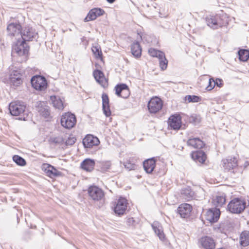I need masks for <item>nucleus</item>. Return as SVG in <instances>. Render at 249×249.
Instances as JSON below:
<instances>
[{
	"label": "nucleus",
	"mask_w": 249,
	"mask_h": 249,
	"mask_svg": "<svg viewBox=\"0 0 249 249\" xmlns=\"http://www.w3.org/2000/svg\"><path fill=\"white\" fill-rule=\"evenodd\" d=\"M181 117L178 114L171 116L168 119L169 126L174 130L179 129L181 126Z\"/></svg>",
	"instance_id": "9d476101"
},
{
	"label": "nucleus",
	"mask_w": 249,
	"mask_h": 249,
	"mask_svg": "<svg viewBox=\"0 0 249 249\" xmlns=\"http://www.w3.org/2000/svg\"><path fill=\"white\" fill-rule=\"evenodd\" d=\"M185 100L188 103H197L201 101L200 98L196 95H187L185 97Z\"/></svg>",
	"instance_id": "e433bc0d"
},
{
	"label": "nucleus",
	"mask_w": 249,
	"mask_h": 249,
	"mask_svg": "<svg viewBox=\"0 0 249 249\" xmlns=\"http://www.w3.org/2000/svg\"><path fill=\"white\" fill-rule=\"evenodd\" d=\"M7 30L9 36H16L20 35L21 32V26L19 23H10L7 26Z\"/></svg>",
	"instance_id": "2eb2a0df"
},
{
	"label": "nucleus",
	"mask_w": 249,
	"mask_h": 249,
	"mask_svg": "<svg viewBox=\"0 0 249 249\" xmlns=\"http://www.w3.org/2000/svg\"><path fill=\"white\" fill-rule=\"evenodd\" d=\"M192 211V206L187 203L181 204L178 208V213L182 218H187L189 217L191 214Z\"/></svg>",
	"instance_id": "dca6fc26"
},
{
	"label": "nucleus",
	"mask_w": 249,
	"mask_h": 249,
	"mask_svg": "<svg viewBox=\"0 0 249 249\" xmlns=\"http://www.w3.org/2000/svg\"><path fill=\"white\" fill-rule=\"evenodd\" d=\"M95 163L94 160L86 159L81 162V167L87 172H91L94 169Z\"/></svg>",
	"instance_id": "b1692460"
},
{
	"label": "nucleus",
	"mask_w": 249,
	"mask_h": 249,
	"mask_svg": "<svg viewBox=\"0 0 249 249\" xmlns=\"http://www.w3.org/2000/svg\"><path fill=\"white\" fill-rule=\"evenodd\" d=\"M31 84L34 88L36 90H43L46 88V79L41 76H35L31 79Z\"/></svg>",
	"instance_id": "0eeeda50"
},
{
	"label": "nucleus",
	"mask_w": 249,
	"mask_h": 249,
	"mask_svg": "<svg viewBox=\"0 0 249 249\" xmlns=\"http://www.w3.org/2000/svg\"><path fill=\"white\" fill-rule=\"evenodd\" d=\"M93 76L96 81L102 86L105 87L107 86V82L103 72L99 70L93 71Z\"/></svg>",
	"instance_id": "aec40b11"
},
{
	"label": "nucleus",
	"mask_w": 249,
	"mask_h": 249,
	"mask_svg": "<svg viewBox=\"0 0 249 249\" xmlns=\"http://www.w3.org/2000/svg\"><path fill=\"white\" fill-rule=\"evenodd\" d=\"M220 212L219 209L213 208L209 209L205 215L206 219L211 223L217 222L219 218Z\"/></svg>",
	"instance_id": "f8f14e48"
},
{
	"label": "nucleus",
	"mask_w": 249,
	"mask_h": 249,
	"mask_svg": "<svg viewBox=\"0 0 249 249\" xmlns=\"http://www.w3.org/2000/svg\"><path fill=\"white\" fill-rule=\"evenodd\" d=\"M127 202L125 198L121 197L115 203L114 211L118 215H123L125 213L127 208Z\"/></svg>",
	"instance_id": "1a4fd4ad"
},
{
	"label": "nucleus",
	"mask_w": 249,
	"mask_h": 249,
	"mask_svg": "<svg viewBox=\"0 0 249 249\" xmlns=\"http://www.w3.org/2000/svg\"><path fill=\"white\" fill-rule=\"evenodd\" d=\"M25 105L19 101L11 102L9 106V109L11 114L13 116H20V120H25Z\"/></svg>",
	"instance_id": "f03ea898"
},
{
	"label": "nucleus",
	"mask_w": 249,
	"mask_h": 249,
	"mask_svg": "<svg viewBox=\"0 0 249 249\" xmlns=\"http://www.w3.org/2000/svg\"><path fill=\"white\" fill-rule=\"evenodd\" d=\"M91 50L96 59H102V52L100 47L98 45H93Z\"/></svg>",
	"instance_id": "72a5a7b5"
},
{
	"label": "nucleus",
	"mask_w": 249,
	"mask_h": 249,
	"mask_svg": "<svg viewBox=\"0 0 249 249\" xmlns=\"http://www.w3.org/2000/svg\"><path fill=\"white\" fill-rule=\"evenodd\" d=\"M20 35L22 37V41L26 42V41L32 40L34 38L36 37L37 33L32 28L26 27L21 32Z\"/></svg>",
	"instance_id": "9b49d317"
},
{
	"label": "nucleus",
	"mask_w": 249,
	"mask_h": 249,
	"mask_svg": "<svg viewBox=\"0 0 249 249\" xmlns=\"http://www.w3.org/2000/svg\"><path fill=\"white\" fill-rule=\"evenodd\" d=\"M54 142L55 143H59L61 142V139H54Z\"/></svg>",
	"instance_id": "49530a36"
},
{
	"label": "nucleus",
	"mask_w": 249,
	"mask_h": 249,
	"mask_svg": "<svg viewBox=\"0 0 249 249\" xmlns=\"http://www.w3.org/2000/svg\"><path fill=\"white\" fill-rule=\"evenodd\" d=\"M206 20L208 26L213 29H217L228 24L226 15H223L221 17L209 16L206 18Z\"/></svg>",
	"instance_id": "7ed1b4c3"
},
{
	"label": "nucleus",
	"mask_w": 249,
	"mask_h": 249,
	"mask_svg": "<svg viewBox=\"0 0 249 249\" xmlns=\"http://www.w3.org/2000/svg\"><path fill=\"white\" fill-rule=\"evenodd\" d=\"M144 171L148 174L151 173L155 168L156 160L154 158H151L144 160L143 162Z\"/></svg>",
	"instance_id": "4be33fe9"
},
{
	"label": "nucleus",
	"mask_w": 249,
	"mask_h": 249,
	"mask_svg": "<svg viewBox=\"0 0 249 249\" xmlns=\"http://www.w3.org/2000/svg\"><path fill=\"white\" fill-rule=\"evenodd\" d=\"M21 74L17 70L11 71L9 79L10 82L14 86H18L22 83Z\"/></svg>",
	"instance_id": "a211bd4d"
},
{
	"label": "nucleus",
	"mask_w": 249,
	"mask_h": 249,
	"mask_svg": "<svg viewBox=\"0 0 249 249\" xmlns=\"http://www.w3.org/2000/svg\"><path fill=\"white\" fill-rule=\"evenodd\" d=\"M215 87L214 80L213 78H210L209 80V85L207 86L206 89L208 91L212 90Z\"/></svg>",
	"instance_id": "37998d69"
},
{
	"label": "nucleus",
	"mask_w": 249,
	"mask_h": 249,
	"mask_svg": "<svg viewBox=\"0 0 249 249\" xmlns=\"http://www.w3.org/2000/svg\"><path fill=\"white\" fill-rule=\"evenodd\" d=\"M200 242L202 246L205 249H213L215 248V243L211 237L208 236L202 237Z\"/></svg>",
	"instance_id": "bb28decb"
},
{
	"label": "nucleus",
	"mask_w": 249,
	"mask_h": 249,
	"mask_svg": "<svg viewBox=\"0 0 249 249\" xmlns=\"http://www.w3.org/2000/svg\"><path fill=\"white\" fill-rule=\"evenodd\" d=\"M28 51L29 47L24 41L18 40L12 48L13 53H16L19 56L27 54Z\"/></svg>",
	"instance_id": "423d86ee"
},
{
	"label": "nucleus",
	"mask_w": 249,
	"mask_h": 249,
	"mask_svg": "<svg viewBox=\"0 0 249 249\" xmlns=\"http://www.w3.org/2000/svg\"><path fill=\"white\" fill-rule=\"evenodd\" d=\"M131 53L136 57H139L141 55L142 49L138 42L133 43L131 45Z\"/></svg>",
	"instance_id": "2f4dec72"
},
{
	"label": "nucleus",
	"mask_w": 249,
	"mask_h": 249,
	"mask_svg": "<svg viewBox=\"0 0 249 249\" xmlns=\"http://www.w3.org/2000/svg\"><path fill=\"white\" fill-rule=\"evenodd\" d=\"M160 62V66L162 70H164L167 68L168 60L166 59L165 54L164 57L161 58H159Z\"/></svg>",
	"instance_id": "ea45409f"
},
{
	"label": "nucleus",
	"mask_w": 249,
	"mask_h": 249,
	"mask_svg": "<svg viewBox=\"0 0 249 249\" xmlns=\"http://www.w3.org/2000/svg\"><path fill=\"white\" fill-rule=\"evenodd\" d=\"M76 123V117L71 112H66L62 115L61 124L64 128L71 129L74 126Z\"/></svg>",
	"instance_id": "20e7f679"
},
{
	"label": "nucleus",
	"mask_w": 249,
	"mask_h": 249,
	"mask_svg": "<svg viewBox=\"0 0 249 249\" xmlns=\"http://www.w3.org/2000/svg\"><path fill=\"white\" fill-rule=\"evenodd\" d=\"M152 228L159 239L163 241L165 239V235L163 233L162 228L158 222H154L152 225Z\"/></svg>",
	"instance_id": "cd10ccee"
},
{
	"label": "nucleus",
	"mask_w": 249,
	"mask_h": 249,
	"mask_svg": "<svg viewBox=\"0 0 249 249\" xmlns=\"http://www.w3.org/2000/svg\"><path fill=\"white\" fill-rule=\"evenodd\" d=\"M111 163L109 161H104L101 163V169L103 171H106L110 168Z\"/></svg>",
	"instance_id": "79ce46f5"
},
{
	"label": "nucleus",
	"mask_w": 249,
	"mask_h": 249,
	"mask_svg": "<svg viewBox=\"0 0 249 249\" xmlns=\"http://www.w3.org/2000/svg\"><path fill=\"white\" fill-rule=\"evenodd\" d=\"M105 13V11L99 8H95L90 10L88 15L84 19V21L88 22L95 20L97 17H100Z\"/></svg>",
	"instance_id": "4468645a"
},
{
	"label": "nucleus",
	"mask_w": 249,
	"mask_h": 249,
	"mask_svg": "<svg viewBox=\"0 0 249 249\" xmlns=\"http://www.w3.org/2000/svg\"><path fill=\"white\" fill-rule=\"evenodd\" d=\"M38 112L40 114L45 117H47L50 115L49 107L47 106L40 107L38 108Z\"/></svg>",
	"instance_id": "58836bf2"
},
{
	"label": "nucleus",
	"mask_w": 249,
	"mask_h": 249,
	"mask_svg": "<svg viewBox=\"0 0 249 249\" xmlns=\"http://www.w3.org/2000/svg\"><path fill=\"white\" fill-rule=\"evenodd\" d=\"M226 197L224 194H219L213 198L212 203L216 207L222 206L225 203Z\"/></svg>",
	"instance_id": "c756f323"
},
{
	"label": "nucleus",
	"mask_w": 249,
	"mask_h": 249,
	"mask_svg": "<svg viewBox=\"0 0 249 249\" xmlns=\"http://www.w3.org/2000/svg\"><path fill=\"white\" fill-rule=\"evenodd\" d=\"M102 107L104 114L107 116L108 117L111 114V111L110 110L109 105V99L107 94L104 93L102 94Z\"/></svg>",
	"instance_id": "393cba45"
},
{
	"label": "nucleus",
	"mask_w": 249,
	"mask_h": 249,
	"mask_svg": "<svg viewBox=\"0 0 249 249\" xmlns=\"http://www.w3.org/2000/svg\"><path fill=\"white\" fill-rule=\"evenodd\" d=\"M83 143L85 147L90 148L93 146L98 145L100 142L96 137L88 135L83 139Z\"/></svg>",
	"instance_id": "f3484780"
},
{
	"label": "nucleus",
	"mask_w": 249,
	"mask_h": 249,
	"mask_svg": "<svg viewBox=\"0 0 249 249\" xmlns=\"http://www.w3.org/2000/svg\"><path fill=\"white\" fill-rule=\"evenodd\" d=\"M44 168L47 175L50 178L58 177L61 175V173L60 171L49 164H44Z\"/></svg>",
	"instance_id": "412c9836"
},
{
	"label": "nucleus",
	"mask_w": 249,
	"mask_h": 249,
	"mask_svg": "<svg viewBox=\"0 0 249 249\" xmlns=\"http://www.w3.org/2000/svg\"><path fill=\"white\" fill-rule=\"evenodd\" d=\"M115 89L116 94L119 97L126 98L130 95L128 87L125 84L117 85Z\"/></svg>",
	"instance_id": "ddd939ff"
},
{
	"label": "nucleus",
	"mask_w": 249,
	"mask_h": 249,
	"mask_svg": "<svg viewBox=\"0 0 249 249\" xmlns=\"http://www.w3.org/2000/svg\"><path fill=\"white\" fill-rule=\"evenodd\" d=\"M192 158L196 162L203 163L206 159V156L202 151H196L192 153Z\"/></svg>",
	"instance_id": "7c9ffc66"
},
{
	"label": "nucleus",
	"mask_w": 249,
	"mask_h": 249,
	"mask_svg": "<svg viewBox=\"0 0 249 249\" xmlns=\"http://www.w3.org/2000/svg\"><path fill=\"white\" fill-rule=\"evenodd\" d=\"M148 53L152 57H156L158 58H161L164 57V53L155 49L150 48L149 49Z\"/></svg>",
	"instance_id": "f704fd0d"
},
{
	"label": "nucleus",
	"mask_w": 249,
	"mask_h": 249,
	"mask_svg": "<svg viewBox=\"0 0 249 249\" xmlns=\"http://www.w3.org/2000/svg\"><path fill=\"white\" fill-rule=\"evenodd\" d=\"M52 104L54 107L59 110H63L65 105H64V101L59 96H52L50 97Z\"/></svg>",
	"instance_id": "5701e85b"
},
{
	"label": "nucleus",
	"mask_w": 249,
	"mask_h": 249,
	"mask_svg": "<svg viewBox=\"0 0 249 249\" xmlns=\"http://www.w3.org/2000/svg\"><path fill=\"white\" fill-rule=\"evenodd\" d=\"M187 144L195 148H201L204 145L202 141L197 138H190L187 142Z\"/></svg>",
	"instance_id": "c85d7f7f"
},
{
	"label": "nucleus",
	"mask_w": 249,
	"mask_h": 249,
	"mask_svg": "<svg viewBox=\"0 0 249 249\" xmlns=\"http://www.w3.org/2000/svg\"><path fill=\"white\" fill-rule=\"evenodd\" d=\"M88 194L90 198L95 201H99L104 196L103 190L96 186L89 187L88 189Z\"/></svg>",
	"instance_id": "6e6552de"
},
{
	"label": "nucleus",
	"mask_w": 249,
	"mask_h": 249,
	"mask_svg": "<svg viewBox=\"0 0 249 249\" xmlns=\"http://www.w3.org/2000/svg\"><path fill=\"white\" fill-rule=\"evenodd\" d=\"M109 3H113L115 0H107Z\"/></svg>",
	"instance_id": "de8ad7c7"
},
{
	"label": "nucleus",
	"mask_w": 249,
	"mask_h": 249,
	"mask_svg": "<svg viewBox=\"0 0 249 249\" xmlns=\"http://www.w3.org/2000/svg\"><path fill=\"white\" fill-rule=\"evenodd\" d=\"M240 243L241 246L246 247L249 245V231H243L240 237Z\"/></svg>",
	"instance_id": "473e14b6"
},
{
	"label": "nucleus",
	"mask_w": 249,
	"mask_h": 249,
	"mask_svg": "<svg viewBox=\"0 0 249 249\" xmlns=\"http://www.w3.org/2000/svg\"><path fill=\"white\" fill-rule=\"evenodd\" d=\"M246 207V202L239 198L232 199L227 206V210L231 213L240 214L243 213Z\"/></svg>",
	"instance_id": "f257e3e1"
},
{
	"label": "nucleus",
	"mask_w": 249,
	"mask_h": 249,
	"mask_svg": "<svg viewBox=\"0 0 249 249\" xmlns=\"http://www.w3.org/2000/svg\"><path fill=\"white\" fill-rule=\"evenodd\" d=\"M76 139L72 137L71 138H69L66 142L67 145H72L75 142Z\"/></svg>",
	"instance_id": "c03bdc74"
},
{
	"label": "nucleus",
	"mask_w": 249,
	"mask_h": 249,
	"mask_svg": "<svg viewBox=\"0 0 249 249\" xmlns=\"http://www.w3.org/2000/svg\"><path fill=\"white\" fill-rule=\"evenodd\" d=\"M180 195L181 197L186 201H189L195 198L194 192L189 187L182 189Z\"/></svg>",
	"instance_id": "a878e982"
},
{
	"label": "nucleus",
	"mask_w": 249,
	"mask_h": 249,
	"mask_svg": "<svg viewBox=\"0 0 249 249\" xmlns=\"http://www.w3.org/2000/svg\"><path fill=\"white\" fill-rule=\"evenodd\" d=\"M124 165L125 168L129 170H135L136 167V164L131 162L130 160H127L124 163Z\"/></svg>",
	"instance_id": "a19ab883"
},
{
	"label": "nucleus",
	"mask_w": 249,
	"mask_h": 249,
	"mask_svg": "<svg viewBox=\"0 0 249 249\" xmlns=\"http://www.w3.org/2000/svg\"><path fill=\"white\" fill-rule=\"evenodd\" d=\"M13 160L18 165L24 166L26 164L25 160L18 155L14 156Z\"/></svg>",
	"instance_id": "4c0bfd02"
},
{
	"label": "nucleus",
	"mask_w": 249,
	"mask_h": 249,
	"mask_svg": "<svg viewBox=\"0 0 249 249\" xmlns=\"http://www.w3.org/2000/svg\"><path fill=\"white\" fill-rule=\"evenodd\" d=\"M237 166L236 159L231 158L223 160V166L225 170L229 171Z\"/></svg>",
	"instance_id": "6ab92c4d"
},
{
	"label": "nucleus",
	"mask_w": 249,
	"mask_h": 249,
	"mask_svg": "<svg viewBox=\"0 0 249 249\" xmlns=\"http://www.w3.org/2000/svg\"><path fill=\"white\" fill-rule=\"evenodd\" d=\"M215 86L216 85L218 87H221L222 85V80L217 78L216 80H214Z\"/></svg>",
	"instance_id": "a18cd8bd"
},
{
	"label": "nucleus",
	"mask_w": 249,
	"mask_h": 249,
	"mask_svg": "<svg viewBox=\"0 0 249 249\" xmlns=\"http://www.w3.org/2000/svg\"><path fill=\"white\" fill-rule=\"evenodd\" d=\"M163 107V102L160 98L155 96L151 98L147 105L150 113H156L160 110Z\"/></svg>",
	"instance_id": "39448f33"
},
{
	"label": "nucleus",
	"mask_w": 249,
	"mask_h": 249,
	"mask_svg": "<svg viewBox=\"0 0 249 249\" xmlns=\"http://www.w3.org/2000/svg\"><path fill=\"white\" fill-rule=\"evenodd\" d=\"M239 58L242 61H246L249 58V51L247 50H240L238 51Z\"/></svg>",
	"instance_id": "c9c22d12"
}]
</instances>
